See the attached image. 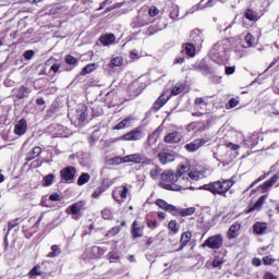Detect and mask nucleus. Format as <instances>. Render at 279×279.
<instances>
[{
  "label": "nucleus",
  "instance_id": "obj_58",
  "mask_svg": "<svg viewBox=\"0 0 279 279\" xmlns=\"http://www.w3.org/2000/svg\"><path fill=\"white\" fill-rule=\"evenodd\" d=\"M23 57L25 58V60H32V58H34V50L25 51Z\"/></svg>",
  "mask_w": 279,
  "mask_h": 279
},
{
  "label": "nucleus",
  "instance_id": "obj_33",
  "mask_svg": "<svg viewBox=\"0 0 279 279\" xmlns=\"http://www.w3.org/2000/svg\"><path fill=\"white\" fill-rule=\"evenodd\" d=\"M60 254H62V248L54 244L51 246V252L47 254V258H57Z\"/></svg>",
  "mask_w": 279,
  "mask_h": 279
},
{
  "label": "nucleus",
  "instance_id": "obj_39",
  "mask_svg": "<svg viewBox=\"0 0 279 279\" xmlns=\"http://www.w3.org/2000/svg\"><path fill=\"white\" fill-rule=\"evenodd\" d=\"M279 175L275 174L270 180L263 183V189H270L276 182H278Z\"/></svg>",
  "mask_w": 279,
  "mask_h": 279
},
{
  "label": "nucleus",
  "instance_id": "obj_25",
  "mask_svg": "<svg viewBox=\"0 0 279 279\" xmlns=\"http://www.w3.org/2000/svg\"><path fill=\"white\" fill-rule=\"evenodd\" d=\"M265 199H267V196L265 195L260 196L257 199V202L254 204V206L247 209L246 214L250 215V213H254V210H260V208H263V204H265Z\"/></svg>",
  "mask_w": 279,
  "mask_h": 279
},
{
  "label": "nucleus",
  "instance_id": "obj_2",
  "mask_svg": "<svg viewBox=\"0 0 279 279\" xmlns=\"http://www.w3.org/2000/svg\"><path fill=\"white\" fill-rule=\"evenodd\" d=\"M228 51H230V40L222 39L214 45L209 52V57L213 62H216L217 64H225V62H228Z\"/></svg>",
  "mask_w": 279,
  "mask_h": 279
},
{
  "label": "nucleus",
  "instance_id": "obj_14",
  "mask_svg": "<svg viewBox=\"0 0 279 279\" xmlns=\"http://www.w3.org/2000/svg\"><path fill=\"white\" fill-rule=\"evenodd\" d=\"M160 134H162V125L158 126L153 133H150L147 137V143L151 147V145H156L158 143V138H160Z\"/></svg>",
  "mask_w": 279,
  "mask_h": 279
},
{
  "label": "nucleus",
  "instance_id": "obj_8",
  "mask_svg": "<svg viewBox=\"0 0 279 279\" xmlns=\"http://www.w3.org/2000/svg\"><path fill=\"white\" fill-rule=\"evenodd\" d=\"M145 136V131L143 128L137 126L133 129L131 132L125 133L121 141H143V137Z\"/></svg>",
  "mask_w": 279,
  "mask_h": 279
},
{
  "label": "nucleus",
  "instance_id": "obj_50",
  "mask_svg": "<svg viewBox=\"0 0 279 279\" xmlns=\"http://www.w3.org/2000/svg\"><path fill=\"white\" fill-rule=\"evenodd\" d=\"M101 215H102V219H112V210H110L108 208H105L101 211Z\"/></svg>",
  "mask_w": 279,
  "mask_h": 279
},
{
  "label": "nucleus",
  "instance_id": "obj_36",
  "mask_svg": "<svg viewBox=\"0 0 279 279\" xmlns=\"http://www.w3.org/2000/svg\"><path fill=\"white\" fill-rule=\"evenodd\" d=\"M27 95H29V89L25 86H22L19 88L16 97H17V99H25V97H27Z\"/></svg>",
  "mask_w": 279,
  "mask_h": 279
},
{
  "label": "nucleus",
  "instance_id": "obj_57",
  "mask_svg": "<svg viewBox=\"0 0 279 279\" xmlns=\"http://www.w3.org/2000/svg\"><path fill=\"white\" fill-rule=\"evenodd\" d=\"M147 227L150 228V230H156V228H158V221L156 220H149L147 222Z\"/></svg>",
  "mask_w": 279,
  "mask_h": 279
},
{
  "label": "nucleus",
  "instance_id": "obj_34",
  "mask_svg": "<svg viewBox=\"0 0 279 279\" xmlns=\"http://www.w3.org/2000/svg\"><path fill=\"white\" fill-rule=\"evenodd\" d=\"M109 66L112 69L114 66H123V58L122 57H113L109 62Z\"/></svg>",
  "mask_w": 279,
  "mask_h": 279
},
{
  "label": "nucleus",
  "instance_id": "obj_38",
  "mask_svg": "<svg viewBox=\"0 0 279 279\" xmlns=\"http://www.w3.org/2000/svg\"><path fill=\"white\" fill-rule=\"evenodd\" d=\"M97 69V64L89 63L85 68H83L81 75H88V73H93Z\"/></svg>",
  "mask_w": 279,
  "mask_h": 279
},
{
  "label": "nucleus",
  "instance_id": "obj_62",
  "mask_svg": "<svg viewBox=\"0 0 279 279\" xmlns=\"http://www.w3.org/2000/svg\"><path fill=\"white\" fill-rule=\"evenodd\" d=\"M159 235L153 236V238H148L146 245H154V243H156V241H158Z\"/></svg>",
  "mask_w": 279,
  "mask_h": 279
},
{
  "label": "nucleus",
  "instance_id": "obj_28",
  "mask_svg": "<svg viewBox=\"0 0 279 279\" xmlns=\"http://www.w3.org/2000/svg\"><path fill=\"white\" fill-rule=\"evenodd\" d=\"M132 118H125L124 120H122L121 122H119L113 130H125V128H131L132 125Z\"/></svg>",
  "mask_w": 279,
  "mask_h": 279
},
{
  "label": "nucleus",
  "instance_id": "obj_22",
  "mask_svg": "<svg viewBox=\"0 0 279 279\" xmlns=\"http://www.w3.org/2000/svg\"><path fill=\"white\" fill-rule=\"evenodd\" d=\"M83 258L85 260H96V258H99L97 255L96 246L86 248V251L83 254Z\"/></svg>",
  "mask_w": 279,
  "mask_h": 279
},
{
  "label": "nucleus",
  "instance_id": "obj_63",
  "mask_svg": "<svg viewBox=\"0 0 279 279\" xmlns=\"http://www.w3.org/2000/svg\"><path fill=\"white\" fill-rule=\"evenodd\" d=\"M238 104H239V100H236L235 98H231L229 100V108H236Z\"/></svg>",
  "mask_w": 279,
  "mask_h": 279
},
{
  "label": "nucleus",
  "instance_id": "obj_6",
  "mask_svg": "<svg viewBox=\"0 0 279 279\" xmlns=\"http://www.w3.org/2000/svg\"><path fill=\"white\" fill-rule=\"evenodd\" d=\"M202 247H209V250H221L223 247V235L216 234L209 236L203 244Z\"/></svg>",
  "mask_w": 279,
  "mask_h": 279
},
{
  "label": "nucleus",
  "instance_id": "obj_11",
  "mask_svg": "<svg viewBox=\"0 0 279 279\" xmlns=\"http://www.w3.org/2000/svg\"><path fill=\"white\" fill-rule=\"evenodd\" d=\"M145 232V225L138 222V220H135L132 223V230H131V234L133 236V239H141V236H143Z\"/></svg>",
  "mask_w": 279,
  "mask_h": 279
},
{
  "label": "nucleus",
  "instance_id": "obj_49",
  "mask_svg": "<svg viewBox=\"0 0 279 279\" xmlns=\"http://www.w3.org/2000/svg\"><path fill=\"white\" fill-rule=\"evenodd\" d=\"M245 19L248 21H256V13L253 10L247 9L245 12Z\"/></svg>",
  "mask_w": 279,
  "mask_h": 279
},
{
  "label": "nucleus",
  "instance_id": "obj_10",
  "mask_svg": "<svg viewBox=\"0 0 279 279\" xmlns=\"http://www.w3.org/2000/svg\"><path fill=\"white\" fill-rule=\"evenodd\" d=\"M210 141L208 137L196 138L193 142L185 145L187 151H197L203 145H206Z\"/></svg>",
  "mask_w": 279,
  "mask_h": 279
},
{
  "label": "nucleus",
  "instance_id": "obj_20",
  "mask_svg": "<svg viewBox=\"0 0 279 279\" xmlns=\"http://www.w3.org/2000/svg\"><path fill=\"white\" fill-rule=\"evenodd\" d=\"M194 106L196 110L206 111L208 108V100L204 97H197L194 100Z\"/></svg>",
  "mask_w": 279,
  "mask_h": 279
},
{
  "label": "nucleus",
  "instance_id": "obj_64",
  "mask_svg": "<svg viewBox=\"0 0 279 279\" xmlns=\"http://www.w3.org/2000/svg\"><path fill=\"white\" fill-rule=\"evenodd\" d=\"M264 279H278L276 276H274V274L271 272H266L264 275Z\"/></svg>",
  "mask_w": 279,
  "mask_h": 279
},
{
  "label": "nucleus",
  "instance_id": "obj_16",
  "mask_svg": "<svg viewBox=\"0 0 279 279\" xmlns=\"http://www.w3.org/2000/svg\"><path fill=\"white\" fill-rule=\"evenodd\" d=\"M99 40L101 45H104V47H110V45H114V40H117V37L114 36V34L107 33L100 36Z\"/></svg>",
  "mask_w": 279,
  "mask_h": 279
},
{
  "label": "nucleus",
  "instance_id": "obj_4",
  "mask_svg": "<svg viewBox=\"0 0 279 279\" xmlns=\"http://www.w3.org/2000/svg\"><path fill=\"white\" fill-rule=\"evenodd\" d=\"M69 117L71 123L75 126H80L88 117V107H86V105H78L75 114L71 116V113H69Z\"/></svg>",
  "mask_w": 279,
  "mask_h": 279
},
{
  "label": "nucleus",
  "instance_id": "obj_35",
  "mask_svg": "<svg viewBox=\"0 0 279 279\" xmlns=\"http://www.w3.org/2000/svg\"><path fill=\"white\" fill-rule=\"evenodd\" d=\"M90 181V174L84 172L80 175L78 180H77V184L78 186H84V184H87V182Z\"/></svg>",
  "mask_w": 279,
  "mask_h": 279
},
{
  "label": "nucleus",
  "instance_id": "obj_17",
  "mask_svg": "<svg viewBox=\"0 0 279 279\" xmlns=\"http://www.w3.org/2000/svg\"><path fill=\"white\" fill-rule=\"evenodd\" d=\"M156 204L161 208L162 210H166L167 213L175 214L178 208L169 203H166L163 199L158 198L156 201Z\"/></svg>",
  "mask_w": 279,
  "mask_h": 279
},
{
  "label": "nucleus",
  "instance_id": "obj_29",
  "mask_svg": "<svg viewBox=\"0 0 279 279\" xmlns=\"http://www.w3.org/2000/svg\"><path fill=\"white\" fill-rule=\"evenodd\" d=\"M54 136H59L61 138H66L68 133H66V128L62 124H57L54 125Z\"/></svg>",
  "mask_w": 279,
  "mask_h": 279
},
{
  "label": "nucleus",
  "instance_id": "obj_15",
  "mask_svg": "<svg viewBox=\"0 0 279 279\" xmlns=\"http://www.w3.org/2000/svg\"><path fill=\"white\" fill-rule=\"evenodd\" d=\"M158 158L161 165H169V162H173V160H175V155L167 151H161L158 154Z\"/></svg>",
  "mask_w": 279,
  "mask_h": 279
},
{
  "label": "nucleus",
  "instance_id": "obj_43",
  "mask_svg": "<svg viewBox=\"0 0 279 279\" xmlns=\"http://www.w3.org/2000/svg\"><path fill=\"white\" fill-rule=\"evenodd\" d=\"M160 171H162V169H160V167L155 166L153 169H150L149 171V175L153 180H158V175H160Z\"/></svg>",
  "mask_w": 279,
  "mask_h": 279
},
{
  "label": "nucleus",
  "instance_id": "obj_56",
  "mask_svg": "<svg viewBox=\"0 0 279 279\" xmlns=\"http://www.w3.org/2000/svg\"><path fill=\"white\" fill-rule=\"evenodd\" d=\"M264 265H274L276 263V259L271 258L270 256H266L263 258Z\"/></svg>",
  "mask_w": 279,
  "mask_h": 279
},
{
  "label": "nucleus",
  "instance_id": "obj_30",
  "mask_svg": "<svg viewBox=\"0 0 279 279\" xmlns=\"http://www.w3.org/2000/svg\"><path fill=\"white\" fill-rule=\"evenodd\" d=\"M107 260L109 263H121V255L118 251H111L107 254Z\"/></svg>",
  "mask_w": 279,
  "mask_h": 279
},
{
  "label": "nucleus",
  "instance_id": "obj_12",
  "mask_svg": "<svg viewBox=\"0 0 279 279\" xmlns=\"http://www.w3.org/2000/svg\"><path fill=\"white\" fill-rule=\"evenodd\" d=\"M85 206H86V202L84 201L76 202L66 208V214L80 215V213H82Z\"/></svg>",
  "mask_w": 279,
  "mask_h": 279
},
{
  "label": "nucleus",
  "instance_id": "obj_60",
  "mask_svg": "<svg viewBox=\"0 0 279 279\" xmlns=\"http://www.w3.org/2000/svg\"><path fill=\"white\" fill-rule=\"evenodd\" d=\"M234 71H236V66H226V75H234Z\"/></svg>",
  "mask_w": 279,
  "mask_h": 279
},
{
  "label": "nucleus",
  "instance_id": "obj_54",
  "mask_svg": "<svg viewBox=\"0 0 279 279\" xmlns=\"http://www.w3.org/2000/svg\"><path fill=\"white\" fill-rule=\"evenodd\" d=\"M95 250H96V254H97L98 258L100 256H104V254H106V252H107L106 247H101V246H96Z\"/></svg>",
  "mask_w": 279,
  "mask_h": 279
},
{
  "label": "nucleus",
  "instance_id": "obj_24",
  "mask_svg": "<svg viewBox=\"0 0 279 279\" xmlns=\"http://www.w3.org/2000/svg\"><path fill=\"white\" fill-rule=\"evenodd\" d=\"M193 238V233H191V231H185L182 233L181 239H180V250H184V247H186V245H189V242L191 241V239Z\"/></svg>",
  "mask_w": 279,
  "mask_h": 279
},
{
  "label": "nucleus",
  "instance_id": "obj_32",
  "mask_svg": "<svg viewBox=\"0 0 279 279\" xmlns=\"http://www.w3.org/2000/svg\"><path fill=\"white\" fill-rule=\"evenodd\" d=\"M178 213L181 217H191V215H195V207L184 208V209H177L174 215Z\"/></svg>",
  "mask_w": 279,
  "mask_h": 279
},
{
  "label": "nucleus",
  "instance_id": "obj_48",
  "mask_svg": "<svg viewBox=\"0 0 279 279\" xmlns=\"http://www.w3.org/2000/svg\"><path fill=\"white\" fill-rule=\"evenodd\" d=\"M35 276H43V271L40 270V266H35L31 271H29V277L35 278Z\"/></svg>",
  "mask_w": 279,
  "mask_h": 279
},
{
  "label": "nucleus",
  "instance_id": "obj_53",
  "mask_svg": "<svg viewBox=\"0 0 279 279\" xmlns=\"http://www.w3.org/2000/svg\"><path fill=\"white\" fill-rule=\"evenodd\" d=\"M148 14L149 16H158V14H160V11L156 7H150Z\"/></svg>",
  "mask_w": 279,
  "mask_h": 279
},
{
  "label": "nucleus",
  "instance_id": "obj_23",
  "mask_svg": "<svg viewBox=\"0 0 279 279\" xmlns=\"http://www.w3.org/2000/svg\"><path fill=\"white\" fill-rule=\"evenodd\" d=\"M186 178L191 185V180H194L195 182H197V180H202V178H204V174L199 172L197 169H192L190 170V172L189 171L186 172Z\"/></svg>",
  "mask_w": 279,
  "mask_h": 279
},
{
  "label": "nucleus",
  "instance_id": "obj_59",
  "mask_svg": "<svg viewBox=\"0 0 279 279\" xmlns=\"http://www.w3.org/2000/svg\"><path fill=\"white\" fill-rule=\"evenodd\" d=\"M130 58L131 60H138V58H141V56L138 54V50H132L130 52Z\"/></svg>",
  "mask_w": 279,
  "mask_h": 279
},
{
  "label": "nucleus",
  "instance_id": "obj_19",
  "mask_svg": "<svg viewBox=\"0 0 279 279\" xmlns=\"http://www.w3.org/2000/svg\"><path fill=\"white\" fill-rule=\"evenodd\" d=\"M167 101H169V96L161 94L153 106L154 112H158V110H160V108H162Z\"/></svg>",
  "mask_w": 279,
  "mask_h": 279
},
{
  "label": "nucleus",
  "instance_id": "obj_52",
  "mask_svg": "<svg viewBox=\"0 0 279 279\" xmlns=\"http://www.w3.org/2000/svg\"><path fill=\"white\" fill-rule=\"evenodd\" d=\"M221 265H223V258L215 257L213 260V267H221Z\"/></svg>",
  "mask_w": 279,
  "mask_h": 279
},
{
  "label": "nucleus",
  "instance_id": "obj_18",
  "mask_svg": "<svg viewBox=\"0 0 279 279\" xmlns=\"http://www.w3.org/2000/svg\"><path fill=\"white\" fill-rule=\"evenodd\" d=\"M14 132L17 136H23L27 132V120L21 119L15 125Z\"/></svg>",
  "mask_w": 279,
  "mask_h": 279
},
{
  "label": "nucleus",
  "instance_id": "obj_45",
  "mask_svg": "<svg viewBox=\"0 0 279 279\" xmlns=\"http://www.w3.org/2000/svg\"><path fill=\"white\" fill-rule=\"evenodd\" d=\"M181 93H184V84L175 85L171 90V95L173 96L180 95Z\"/></svg>",
  "mask_w": 279,
  "mask_h": 279
},
{
  "label": "nucleus",
  "instance_id": "obj_41",
  "mask_svg": "<svg viewBox=\"0 0 279 279\" xmlns=\"http://www.w3.org/2000/svg\"><path fill=\"white\" fill-rule=\"evenodd\" d=\"M117 97V94L114 92H109L106 97L105 101L109 104V106H114V99Z\"/></svg>",
  "mask_w": 279,
  "mask_h": 279
},
{
  "label": "nucleus",
  "instance_id": "obj_61",
  "mask_svg": "<svg viewBox=\"0 0 279 279\" xmlns=\"http://www.w3.org/2000/svg\"><path fill=\"white\" fill-rule=\"evenodd\" d=\"M50 202H60V199H62V197L60 196V194H52L49 196Z\"/></svg>",
  "mask_w": 279,
  "mask_h": 279
},
{
  "label": "nucleus",
  "instance_id": "obj_42",
  "mask_svg": "<svg viewBox=\"0 0 279 279\" xmlns=\"http://www.w3.org/2000/svg\"><path fill=\"white\" fill-rule=\"evenodd\" d=\"M184 50L190 58L195 56V46L193 44H186Z\"/></svg>",
  "mask_w": 279,
  "mask_h": 279
},
{
  "label": "nucleus",
  "instance_id": "obj_37",
  "mask_svg": "<svg viewBox=\"0 0 279 279\" xmlns=\"http://www.w3.org/2000/svg\"><path fill=\"white\" fill-rule=\"evenodd\" d=\"M244 43H245V45H243L244 49H250V47H252V45H254V36H252V34L247 33L244 37Z\"/></svg>",
  "mask_w": 279,
  "mask_h": 279
},
{
  "label": "nucleus",
  "instance_id": "obj_21",
  "mask_svg": "<svg viewBox=\"0 0 279 279\" xmlns=\"http://www.w3.org/2000/svg\"><path fill=\"white\" fill-rule=\"evenodd\" d=\"M239 230H241V223L235 222L233 223L227 233L228 239L232 240V239H236V236H239Z\"/></svg>",
  "mask_w": 279,
  "mask_h": 279
},
{
  "label": "nucleus",
  "instance_id": "obj_51",
  "mask_svg": "<svg viewBox=\"0 0 279 279\" xmlns=\"http://www.w3.org/2000/svg\"><path fill=\"white\" fill-rule=\"evenodd\" d=\"M65 62H66V64H71V65L77 64V59L71 54H68L65 57Z\"/></svg>",
  "mask_w": 279,
  "mask_h": 279
},
{
  "label": "nucleus",
  "instance_id": "obj_55",
  "mask_svg": "<svg viewBox=\"0 0 279 279\" xmlns=\"http://www.w3.org/2000/svg\"><path fill=\"white\" fill-rule=\"evenodd\" d=\"M180 12V10H178V8H174L171 12H170V19H172V21H178V13Z\"/></svg>",
  "mask_w": 279,
  "mask_h": 279
},
{
  "label": "nucleus",
  "instance_id": "obj_1",
  "mask_svg": "<svg viewBox=\"0 0 279 279\" xmlns=\"http://www.w3.org/2000/svg\"><path fill=\"white\" fill-rule=\"evenodd\" d=\"M187 171H191L189 166H180L177 173L171 170H165L160 175L159 185L166 191H186V189H191V181L186 178Z\"/></svg>",
  "mask_w": 279,
  "mask_h": 279
},
{
  "label": "nucleus",
  "instance_id": "obj_27",
  "mask_svg": "<svg viewBox=\"0 0 279 279\" xmlns=\"http://www.w3.org/2000/svg\"><path fill=\"white\" fill-rule=\"evenodd\" d=\"M191 38L195 43V45H202L204 43V38L202 37V31L197 28L191 33Z\"/></svg>",
  "mask_w": 279,
  "mask_h": 279
},
{
  "label": "nucleus",
  "instance_id": "obj_3",
  "mask_svg": "<svg viewBox=\"0 0 279 279\" xmlns=\"http://www.w3.org/2000/svg\"><path fill=\"white\" fill-rule=\"evenodd\" d=\"M231 186H234V181L229 179L205 184L201 189H203V191H209L213 195H226V193L230 191Z\"/></svg>",
  "mask_w": 279,
  "mask_h": 279
},
{
  "label": "nucleus",
  "instance_id": "obj_9",
  "mask_svg": "<svg viewBox=\"0 0 279 279\" xmlns=\"http://www.w3.org/2000/svg\"><path fill=\"white\" fill-rule=\"evenodd\" d=\"M75 173H77L75 167L69 166L60 171L61 180L71 183L75 180Z\"/></svg>",
  "mask_w": 279,
  "mask_h": 279
},
{
  "label": "nucleus",
  "instance_id": "obj_26",
  "mask_svg": "<svg viewBox=\"0 0 279 279\" xmlns=\"http://www.w3.org/2000/svg\"><path fill=\"white\" fill-rule=\"evenodd\" d=\"M40 154H43V148L39 146L34 147L33 150L27 154L26 161L29 162V161L34 160V158H38V156H40Z\"/></svg>",
  "mask_w": 279,
  "mask_h": 279
},
{
  "label": "nucleus",
  "instance_id": "obj_44",
  "mask_svg": "<svg viewBox=\"0 0 279 279\" xmlns=\"http://www.w3.org/2000/svg\"><path fill=\"white\" fill-rule=\"evenodd\" d=\"M47 64H52L50 71H52L53 73H58V71H60V63L56 62V60L49 59L47 61Z\"/></svg>",
  "mask_w": 279,
  "mask_h": 279
},
{
  "label": "nucleus",
  "instance_id": "obj_13",
  "mask_svg": "<svg viewBox=\"0 0 279 279\" xmlns=\"http://www.w3.org/2000/svg\"><path fill=\"white\" fill-rule=\"evenodd\" d=\"M165 143L168 145H175L182 141V135H180V132L174 131L172 133H169L163 138Z\"/></svg>",
  "mask_w": 279,
  "mask_h": 279
},
{
  "label": "nucleus",
  "instance_id": "obj_5",
  "mask_svg": "<svg viewBox=\"0 0 279 279\" xmlns=\"http://www.w3.org/2000/svg\"><path fill=\"white\" fill-rule=\"evenodd\" d=\"M130 193V189L128 187V184L120 185L118 187H114L112 191V198L118 204H123L125 199H128V195Z\"/></svg>",
  "mask_w": 279,
  "mask_h": 279
},
{
  "label": "nucleus",
  "instance_id": "obj_46",
  "mask_svg": "<svg viewBox=\"0 0 279 279\" xmlns=\"http://www.w3.org/2000/svg\"><path fill=\"white\" fill-rule=\"evenodd\" d=\"M102 193H106V186H99L97 187L94 193L92 194V197H94V199H97L98 197L101 196Z\"/></svg>",
  "mask_w": 279,
  "mask_h": 279
},
{
  "label": "nucleus",
  "instance_id": "obj_31",
  "mask_svg": "<svg viewBox=\"0 0 279 279\" xmlns=\"http://www.w3.org/2000/svg\"><path fill=\"white\" fill-rule=\"evenodd\" d=\"M253 230H254L255 234H265V232L267 230V223H265V222H256L253 226Z\"/></svg>",
  "mask_w": 279,
  "mask_h": 279
},
{
  "label": "nucleus",
  "instance_id": "obj_7",
  "mask_svg": "<svg viewBox=\"0 0 279 279\" xmlns=\"http://www.w3.org/2000/svg\"><path fill=\"white\" fill-rule=\"evenodd\" d=\"M122 162H133L134 165H147L149 159L144 154L137 153L124 156Z\"/></svg>",
  "mask_w": 279,
  "mask_h": 279
},
{
  "label": "nucleus",
  "instance_id": "obj_40",
  "mask_svg": "<svg viewBox=\"0 0 279 279\" xmlns=\"http://www.w3.org/2000/svg\"><path fill=\"white\" fill-rule=\"evenodd\" d=\"M53 180H56V175H53V174H48V175L44 177L43 186H51L53 184Z\"/></svg>",
  "mask_w": 279,
  "mask_h": 279
},
{
  "label": "nucleus",
  "instance_id": "obj_47",
  "mask_svg": "<svg viewBox=\"0 0 279 279\" xmlns=\"http://www.w3.org/2000/svg\"><path fill=\"white\" fill-rule=\"evenodd\" d=\"M168 228L169 230H171V232H173V234H178L180 228H178V222L175 220H172L168 223Z\"/></svg>",
  "mask_w": 279,
  "mask_h": 279
}]
</instances>
